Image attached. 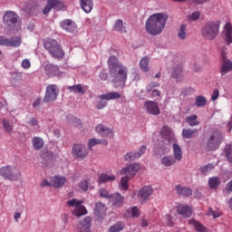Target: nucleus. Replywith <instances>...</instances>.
I'll list each match as a JSON object with an SVG mask.
<instances>
[{"mask_svg": "<svg viewBox=\"0 0 232 232\" xmlns=\"http://www.w3.org/2000/svg\"><path fill=\"white\" fill-rule=\"evenodd\" d=\"M109 69L112 75V82L116 88H124L126 79H128V67L119 63L115 56H111L108 60Z\"/></svg>", "mask_w": 232, "mask_h": 232, "instance_id": "nucleus-1", "label": "nucleus"}, {"mask_svg": "<svg viewBox=\"0 0 232 232\" xmlns=\"http://www.w3.org/2000/svg\"><path fill=\"white\" fill-rule=\"evenodd\" d=\"M168 14L164 13H156L150 15L145 24V30L149 35H160L166 28Z\"/></svg>", "mask_w": 232, "mask_h": 232, "instance_id": "nucleus-2", "label": "nucleus"}, {"mask_svg": "<svg viewBox=\"0 0 232 232\" xmlns=\"http://www.w3.org/2000/svg\"><path fill=\"white\" fill-rule=\"evenodd\" d=\"M0 176L5 180H10L11 182H17L21 180V171L15 166H4L0 168Z\"/></svg>", "mask_w": 232, "mask_h": 232, "instance_id": "nucleus-3", "label": "nucleus"}, {"mask_svg": "<svg viewBox=\"0 0 232 232\" xmlns=\"http://www.w3.org/2000/svg\"><path fill=\"white\" fill-rule=\"evenodd\" d=\"M220 30V22H208L201 30V34L205 39L213 41L218 35Z\"/></svg>", "mask_w": 232, "mask_h": 232, "instance_id": "nucleus-4", "label": "nucleus"}, {"mask_svg": "<svg viewBox=\"0 0 232 232\" xmlns=\"http://www.w3.org/2000/svg\"><path fill=\"white\" fill-rule=\"evenodd\" d=\"M44 48L54 59H63L64 57V51L55 40H47L44 42Z\"/></svg>", "mask_w": 232, "mask_h": 232, "instance_id": "nucleus-5", "label": "nucleus"}, {"mask_svg": "<svg viewBox=\"0 0 232 232\" xmlns=\"http://www.w3.org/2000/svg\"><path fill=\"white\" fill-rule=\"evenodd\" d=\"M224 140V136L222 132L218 130H215L209 137V140L207 143V150L208 151H215L220 148V144H222V140Z\"/></svg>", "mask_w": 232, "mask_h": 232, "instance_id": "nucleus-6", "label": "nucleus"}, {"mask_svg": "<svg viewBox=\"0 0 232 232\" xmlns=\"http://www.w3.org/2000/svg\"><path fill=\"white\" fill-rule=\"evenodd\" d=\"M67 206L72 208V213L74 217H82L88 214L86 207L82 205V201L72 198L67 201Z\"/></svg>", "mask_w": 232, "mask_h": 232, "instance_id": "nucleus-7", "label": "nucleus"}, {"mask_svg": "<svg viewBox=\"0 0 232 232\" xmlns=\"http://www.w3.org/2000/svg\"><path fill=\"white\" fill-rule=\"evenodd\" d=\"M4 23L13 30H19L21 28V19L14 11H7L4 14Z\"/></svg>", "mask_w": 232, "mask_h": 232, "instance_id": "nucleus-8", "label": "nucleus"}, {"mask_svg": "<svg viewBox=\"0 0 232 232\" xmlns=\"http://www.w3.org/2000/svg\"><path fill=\"white\" fill-rule=\"evenodd\" d=\"M160 86V83L159 82H152L149 83L146 86V92L141 91V94H140V97L142 99V97H152L153 99L160 98V91L155 89L159 88ZM144 93V94H142Z\"/></svg>", "mask_w": 232, "mask_h": 232, "instance_id": "nucleus-9", "label": "nucleus"}, {"mask_svg": "<svg viewBox=\"0 0 232 232\" xmlns=\"http://www.w3.org/2000/svg\"><path fill=\"white\" fill-rule=\"evenodd\" d=\"M121 93L117 92H111L105 94L99 95L98 99H100L101 101H99L97 103L98 110H102L106 108L108 103L104 101H114L115 99H121Z\"/></svg>", "mask_w": 232, "mask_h": 232, "instance_id": "nucleus-10", "label": "nucleus"}, {"mask_svg": "<svg viewBox=\"0 0 232 232\" xmlns=\"http://www.w3.org/2000/svg\"><path fill=\"white\" fill-rule=\"evenodd\" d=\"M140 169V164L139 163L130 164L120 170V175H125L127 179H133V177H135V175L139 173Z\"/></svg>", "mask_w": 232, "mask_h": 232, "instance_id": "nucleus-11", "label": "nucleus"}, {"mask_svg": "<svg viewBox=\"0 0 232 232\" xmlns=\"http://www.w3.org/2000/svg\"><path fill=\"white\" fill-rule=\"evenodd\" d=\"M59 95V88L57 85L51 84L47 86L46 92L44 98V102H53Z\"/></svg>", "mask_w": 232, "mask_h": 232, "instance_id": "nucleus-12", "label": "nucleus"}, {"mask_svg": "<svg viewBox=\"0 0 232 232\" xmlns=\"http://www.w3.org/2000/svg\"><path fill=\"white\" fill-rule=\"evenodd\" d=\"M72 157L82 160L88 157V149L83 144H74L72 146Z\"/></svg>", "mask_w": 232, "mask_h": 232, "instance_id": "nucleus-13", "label": "nucleus"}, {"mask_svg": "<svg viewBox=\"0 0 232 232\" xmlns=\"http://www.w3.org/2000/svg\"><path fill=\"white\" fill-rule=\"evenodd\" d=\"M151 195H153V188L150 186H146L138 192V199L141 204H145V202L150 200Z\"/></svg>", "mask_w": 232, "mask_h": 232, "instance_id": "nucleus-14", "label": "nucleus"}, {"mask_svg": "<svg viewBox=\"0 0 232 232\" xmlns=\"http://www.w3.org/2000/svg\"><path fill=\"white\" fill-rule=\"evenodd\" d=\"M144 108L150 115H160V108H159V103L156 102L146 101L144 102Z\"/></svg>", "mask_w": 232, "mask_h": 232, "instance_id": "nucleus-15", "label": "nucleus"}, {"mask_svg": "<svg viewBox=\"0 0 232 232\" xmlns=\"http://www.w3.org/2000/svg\"><path fill=\"white\" fill-rule=\"evenodd\" d=\"M21 45V38L18 36L13 37L11 39L5 38V36H0V46H13L16 48Z\"/></svg>", "mask_w": 232, "mask_h": 232, "instance_id": "nucleus-16", "label": "nucleus"}, {"mask_svg": "<svg viewBox=\"0 0 232 232\" xmlns=\"http://www.w3.org/2000/svg\"><path fill=\"white\" fill-rule=\"evenodd\" d=\"M95 131L102 137H108L109 139H113V130L104 126L103 124H98L95 128Z\"/></svg>", "mask_w": 232, "mask_h": 232, "instance_id": "nucleus-17", "label": "nucleus"}, {"mask_svg": "<svg viewBox=\"0 0 232 232\" xmlns=\"http://www.w3.org/2000/svg\"><path fill=\"white\" fill-rule=\"evenodd\" d=\"M144 151H146V145H142L140 149V151H130L127 152L124 155L125 160H137L140 156L144 155Z\"/></svg>", "mask_w": 232, "mask_h": 232, "instance_id": "nucleus-18", "label": "nucleus"}, {"mask_svg": "<svg viewBox=\"0 0 232 232\" xmlns=\"http://www.w3.org/2000/svg\"><path fill=\"white\" fill-rule=\"evenodd\" d=\"M61 28L63 30H65V32H69L70 34H74V32H77V24L70 19L63 20L60 23Z\"/></svg>", "mask_w": 232, "mask_h": 232, "instance_id": "nucleus-19", "label": "nucleus"}, {"mask_svg": "<svg viewBox=\"0 0 232 232\" xmlns=\"http://www.w3.org/2000/svg\"><path fill=\"white\" fill-rule=\"evenodd\" d=\"M160 136L161 139H165V140H167L168 144H169V142H171V140H174L175 139V134H173V130L168 126L162 127L160 130Z\"/></svg>", "mask_w": 232, "mask_h": 232, "instance_id": "nucleus-20", "label": "nucleus"}, {"mask_svg": "<svg viewBox=\"0 0 232 232\" xmlns=\"http://www.w3.org/2000/svg\"><path fill=\"white\" fill-rule=\"evenodd\" d=\"M223 35L225 43H227V46H229V44L232 43V24L230 22L225 24Z\"/></svg>", "mask_w": 232, "mask_h": 232, "instance_id": "nucleus-21", "label": "nucleus"}, {"mask_svg": "<svg viewBox=\"0 0 232 232\" xmlns=\"http://www.w3.org/2000/svg\"><path fill=\"white\" fill-rule=\"evenodd\" d=\"M44 70L46 75H50L51 77H61V75H63V72L59 71V67L57 65L47 63Z\"/></svg>", "mask_w": 232, "mask_h": 232, "instance_id": "nucleus-22", "label": "nucleus"}, {"mask_svg": "<svg viewBox=\"0 0 232 232\" xmlns=\"http://www.w3.org/2000/svg\"><path fill=\"white\" fill-rule=\"evenodd\" d=\"M106 211H108L106 205H104L101 202L96 203L95 208H94V215H95V217H97V218L99 220H101V218H104V217H106Z\"/></svg>", "mask_w": 232, "mask_h": 232, "instance_id": "nucleus-23", "label": "nucleus"}, {"mask_svg": "<svg viewBox=\"0 0 232 232\" xmlns=\"http://www.w3.org/2000/svg\"><path fill=\"white\" fill-rule=\"evenodd\" d=\"M177 211L179 215H181V217H184L185 218H189V217L193 215V210H191V208L184 204H179L177 206Z\"/></svg>", "mask_w": 232, "mask_h": 232, "instance_id": "nucleus-24", "label": "nucleus"}, {"mask_svg": "<svg viewBox=\"0 0 232 232\" xmlns=\"http://www.w3.org/2000/svg\"><path fill=\"white\" fill-rule=\"evenodd\" d=\"M110 202L114 208H121L124 204V197L120 193L112 194L110 198Z\"/></svg>", "mask_w": 232, "mask_h": 232, "instance_id": "nucleus-25", "label": "nucleus"}, {"mask_svg": "<svg viewBox=\"0 0 232 232\" xmlns=\"http://www.w3.org/2000/svg\"><path fill=\"white\" fill-rule=\"evenodd\" d=\"M53 188H63L66 184V178L63 176H54L51 178Z\"/></svg>", "mask_w": 232, "mask_h": 232, "instance_id": "nucleus-26", "label": "nucleus"}, {"mask_svg": "<svg viewBox=\"0 0 232 232\" xmlns=\"http://www.w3.org/2000/svg\"><path fill=\"white\" fill-rule=\"evenodd\" d=\"M117 177L113 174H108V173H102L99 176L98 182L99 184H106L107 182H113V180H116Z\"/></svg>", "mask_w": 232, "mask_h": 232, "instance_id": "nucleus-27", "label": "nucleus"}, {"mask_svg": "<svg viewBox=\"0 0 232 232\" xmlns=\"http://www.w3.org/2000/svg\"><path fill=\"white\" fill-rule=\"evenodd\" d=\"M80 6L85 14H90L93 10V0H80Z\"/></svg>", "mask_w": 232, "mask_h": 232, "instance_id": "nucleus-28", "label": "nucleus"}, {"mask_svg": "<svg viewBox=\"0 0 232 232\" xmlns=\"http://www.w3.org/2000/svg\"><path fill=\"white\" fill-rule=\"evenodd\" d=\"M124 217L126 218L131 217V218H139V217H140V209L139 208V207H131L126 210V212L124 213Z\"/></svg>", "mask_w": 232, "mask_h": 232, "instance_id": "nucleus-29", "label": "nucleus"}, {"mask_svg": "<svg viewBox=\"0 0 232 232\" xmlns=\"http://www.w3.org/2000/svg\"><path fill=\"white\" fill-rule=\"evenodd\" d=\"M92 226V218H85L81 223L79 231L80 232H90V227Z\"/></svg>", "mask_w": 232, "mask_h": 232, "instance_id": "nucleus-30", "label": "nucleus"}, {"mask_svg": "<svg viewBox=\"0 0 232 232\" xmlns=\"http://www.w3.org/2000/svg\"><path fill=\"white\" fill-rule=\"evenodd\" d=\"M171 77L175 79L178 82H179V81H182L184 79V72L182 71V66H177L173 70Z\"/></svg>", "mask_w": 232, "mask_h": 232, "instance_id": "nucleus-31", "label": "nucleus"}, {"mask_svg": "<svg viewBox=\"0 0 232 232\" xmlns=\"http://www.w3.org/2000/svg\"><path fill=\"white\" fill-rule=\"evenodd\" d=\"M171 77L175 79L178 82H179V81H182L184 79V72L182 71V66H177L173 70Z\"/></svg>", "mask_w": 232, "mask_h": 232, "instance_id": "nucleus-32", "label": "nucleus"}, {"mask_svg": "<svg viewBox=\"0 0 232 232\" xmlns=\"http://www.w3.org/2000/svg\"><path fill=\"white\" fill-rule=\"evenodd\" d=\"M175 189H176L178 195H180L181 197H189L193 194V192L191 191V188L182 187L180 185H177L175 187Z\"/></svg>", "mask_w": 232, "mask_h": 232, "instance_id": "nucleus-33", "label": "nucleus"}, {"mask_svg": "<svg viewBox=\"0 0 232 232\" xmlns=\"http://www.w3.org/2000/svg\"><path fill=\"white\" fill-rule=\"evenodd\" d=\"M98 144H102V146H108V140L105 139L92 138L88 141V148L89 150H92L93 146H98Z\"/></svg>", "mask_w": 232, "mask_h": 232, "instance_id": "nucleus-34", "label": "nucleus"}, {"mask_svg": "<svg viewBox=\"0 0 232 232\" xmlns=\"http://www.w3.org/2000/svg\"><path fill=\"white\" fill-rule=\"evenodd\" d=\"M172 150L175 160L180 162V160H182V149L180 148V145L174 143L172 145Z\"/></svg>", "mask_w": 232, "mask_h": 232, "instance_id": "nucleus-35", "label": "nucleus"}, {"mask_svg": "<svg viewBox=\"0 0 232 232\" xmlns=\"http://www.w3.org/2000/svg\"><path fill=\"white\" fill-rule=\"evenodd\" d=\"M168 151V143L164 141H160L155 145V153H159V155H164Z\"/></svg>", "mask_w": 232, "mask_h": 232, "instance_id": "nucleus-36", "label": "nucleus"}, {"mask_svg": "<svg viewBox=\"0 0 232 232\" xmlns=\"http://www.w3.org/2000/svg\"><path fill=\"white\" fill-rule=\"evenodd\" d=\"M188 225L192 226L194 229L198 232H208V229H206V227H203L199 221H197L195 219L188 220Z\"/></svg>", "mask_w": 232, "mask_h": 232, "instance_id": "nucleus-37", "label": "nucleus"}, {"mask_svg": "<svg viewBox=\"0 0 232 232\" xmlns=\"http://www.w3.org/2000/svg\"><path fill=\"white\" fill-rule=\"evenodd\" d=\"M32 145L34 150H41L44 146V140L41 137H34L32 140Z\"/></svg>", "mask_w": 232, "mask_h": 232, "instance_id": "nucleus-38", "label": "nucleus"}, {"mask_svg": "<svg viewBox=\"0 0 232 232\" xmlns=\"http://www.w3.org/2000/svg\"><path fill=\"white\" fill-rule=\"evenodd\" d=\"M119 188L121 191H128L130 188V178L126 176L121 178Z\"/></svg>", "mask_w": 232, "mask_h": 232, "instance_id": "nucleus-39", "label": "nucleus"}, {"mask_svg": "<svg viewBox=\"0 0 232 232\" xmlns=\"http://www.w3.org/2000/svg\"><path fill=\"white\" fill-rule=\"evenodd\" d=\"M59 5V0H47V5L44 9V14H49L52 8H55Z\"/></svg>", "mask_w": 232, "mask_h": 232, "instance_id": "nucleus-40", "label": "nucleus"}, {"mask_svg": "<svg viewBox=\"0 0 232 232\" xmlns=\"http://www.w3.org/2000/svg\"><path fill=\"white\" fill-rule=\"evenodd\" d=\"M177 162V160L173 156H165L161 159V164L166 167L173 166Z\"/></svg>", "mask_w": 232, "mask_h": 232, "instance_id": "nucleus-41", "label": "nucleus"}, {"mask_svg": "<svg viewBox=\"0 0 232 232\" xmlns=\"http://www.w3.org/2000/svg\"><path fill=\"white\" fill-rule=\"evenodd\" d=\"M140 67L142 72H150V58H141L140 61Z\"/></svg>", "mask_w": 232, "mask_h": 232, "instance_id": "nucleus-42", "label": "nucleus"}, {"mask_svg": "<svg viewBox=\"0 0 232 232\" xmlns=\"http://www.w3.org/2000/svg\"><path fill=\"white\" fill-rule=\"evenodd\" d=\"M114 29L116 30V32L126 34V26L124 25V22H122V20H117L115 22Z\"/></svg>", "mask_w": 232, "mask_h": 232, "instance_id": "nucleus-43", "label": "nucleus"}, {"mask_svg": "<svg viewBox=\"0 0 232 232\" xmlns=\"http://www.w3.org/2000/svg\"><path fill=\"white\" fill-rule=\"evenodd\" d=\"M208 186L210 189H217L220 186V179L217 177L210 178L208 180Z\"/></svg>", "mask_w": 232, "mask_h": 232, "instance_id": "nucleus-44", "label": "nucleus"}, {"mask_svg": "<svg viewBox=\"0 0 232 232\" xmlns=\"http://www.w3.org/2000/svg\"><path fill=\"white\" fill-rule=\"evenodd\" d=\"M198 116L196 114H192L186 118V122L188 126H198L199 122L197 121Z\"/></svg>", "mask_w": 232, "mask_h": 232, "instance_id": "nucleus-45", "label": "nucleus"}, {"mask_svg": "<svg viewBox=\"0 0 232 232\" xmlns=\"http://www.w3.org/2000/svg\"><path fill=\"white\" fill-rule=\"evenodd\" d=\"M68 90L72 92V93H82V95H84V88L81 84L70 86Z\"/></svg>", "mask_w": 232, "mask_h": 232, "instance_id": "nucleus-46", "label": "nucleus"}, {"mask_svg": "<svg viewBox=\"0 0 232 232\" xmlns=\"http://www.w3.org/2000/svg\"><path fill=\"white\" fill-rule=\"evenodd\" d=\"M124 229V223L118 222L109 228V232H121Z\"/></svg>", "mask_w": 232, "mask_h": 232, "instance_id": "nucleus-47", "label": "nucleus"}, {"mask_svg": "<svg viewBox=\"0 0 232 232\" xmlns=\"http://www.w3.org/2000/svg\"><path fill=\"white\" fill-rule=\"evenodd\" d=\"M178 37L179 39H181L184 41L188 38V34L186 33V25L182 24L180 25L179 31H178Z\"/></svg>", "mask_w": 232, "mask_h": 232, "instance_id": "nucleus-48", "label": "nucleus"}, {"mask_svg": "<svg viewBox=\"0 0 232 232\" xmlns=\"http://www.w3.org/2000/svg\"><path fill=\"white\" fill-rule=\"evenodd\" d=\"M164 220H165L167 226H169V227H173V226L175 224V218L173 217L172 214H167L164 217Z\"/></svg>", "mask_w": 232, "mask_h": 232, "instance_id": "nucleus-49", "label": "nucleus"}, {"mask_svg": "<svg viewBox=\"0 0 232 232\" xmlns=\"http://www.w3.org/2000/svg\"><path fill=\"white\" fill-rule=\"evenodd\" d=\"M208 104V100L204 96H198L196 98V106L198 108H202V106H206Z\"/></svg>", "mask_w": 232, "mask_h": 232, "instance_id": "nucleus-50", "label": "nucleus"}, {"mask_svg": "<svg viewBox=\"0 0 232 232\" xmlns=\"http://www.w3.org/2000/svg\"><path fill=\"white\" fill-rule=\"evenodd\" d=\"M3 126L7 133H12V131H14V125L8 120L3 121Z\"/></svg>", "mask_w": 232, "mask_h": 232, "instance_id": "nucleus-51", "label": "nucleus"}, {"mask_svg": "<svg viewBox=\"0 0 232 232\" xmlns=\"http://www.w3.org/2000/svg\"><path fill=\"white\" fill-rule=\"evenodd\" d=\"M69 122L72 124V126H74L75 128H81V126H82V121H81V120L75 118L74 116H72L69 119Z\"/></svg>", "mask_w": 232, "mask_h": 232, "instance_id": "nucleus-52", "label": "nucleus"}, {"mask_svg": "<svg viewBox=\"0 0 232 232\" xmlns=\"http://www.w3.org/2000/svg\"><path fill=\"white\" fill-rule=\"evenodd\" d=\"M208 216L213 217V218H218V217H222V212L218 210H213V208H208Z\"/></svg>", "mask_w": 232, "mask_h": 232, "instance_id": "nucleus-53", "label": "nucleus"}, {"mask_svg": "<svg viewBox=\"0 0 232 232\" xmlns=\"http://www.w3.org/2000/svg\"><path fill=\"white\" fill-rule=\"evenodd\" d=\"M225 153H226V157H227L228 162H232V148H231V146L227 145L225 148Z\"/></svg>", "mask_w": 232, "mask_h": 232, "instance_id": "nucleus-54", "label": "nucleus"}, {"mask_svg": "<svg viewBox=\"0 0 232 232\" xmlns=\"http://www.w3.org/2000/svg\"><path fill=\"white\" fill-rule=\"evenodd\" d=\"M79 189L82 191H88V179H82L79 184H78Z\"/></svg>", "mask_w": 232, "mask_h": 232, "instance_id": "nucleus-55", "label": "nucleus"}, {"mask_svg": "<svg viewBox=\"0 0 232 232\" xmlns=\"http://www.w3.org/2000/svg\"><path fill=\"white\" fill-rule=\"evenodd\" d=\"M195 131H197V130H183L182 135H183L184 139H191V137H193V134L195 133Z\"/></svg>", "mask_w": 232, "mask_h": 232, "instance_id": "nucleus-56", "label": "nucleus"}, {"mask_svg": "<svg viewBox=\"0 0 232 232\" xmlns=\"http://www.w3.org/2000/svg\"><path fill=\"white\" fill-rule=\"evenodd\" d=\"M213 168H215L213 164H208L207 166L201 167L200 170L202 173L208 174L209 171H211V169H213Z\"/></svg>", "mask_w": 232, "mask_h": 232, "instance_id": "nucleus-57", "label": "nucleus"}, {"mask_svg": "<svg viewBox=\"0 0 232 232\" xmlns=\"http://www.w3.org/2000/svg\"><path fill=\"white\" fill-rule=\"evenodd\" d=\"M100 197H102L103 198H111V195L108 190L102 188L100 189Z\"/></svg>", "mask_w": 232, "mask_h": 232, "instance_id": "nucleus-58", "label": "nucleus"}, {"mask_svg": "<svg viewBox=\"0 0 232 232\" xmlns=\"http://www.w3.org/2000/svg\"><path fill=\"white\" fill-rule=\"evenodd\" d=\"M199 17H200V12H198V11L194 12L190 15H188V19L190 21H197L199 19Z\"/></svg>", "mask_w": 232, "mask_h": 232, "instance_id": "nucleus-59", "label": "nucleus"}, {"mask_svg": "<svg viewBox=\"0 0 232 232\" xmlns=\"http://www.w3.org/2000/svg\"><path fill=\"white\" fill-rule=\"evenodd\" d=\"M21 66H22V68H24V70H28V69H30V66H32V63H30V60L24 59L22 62Z\"/></svg>", "mask_w": 232, "mask_h": 232, "instance_id": "nucleus-60", "label": "nucleus"}, {"mask_svg": "<svg viewBox=\"0 0 232 232\" xmlns=\"http://www.w3.org/2000/svg\"><path fill=\"white\" fill-rule=\"evenodd\" d=\"M219 95H220V92L218 91V89H215L213 91V93L211 96L212 101H217V99H218Z\"/></svg>", "mask_w": 232, "mask_h": 232, "instance_id": "nucleus-61", "label": "nucleus"}, {"mask_svg": "<svg viewBox=\"0 0 232 232\" xmlns=\"http://www.w3.org/2000/svg\"><path fill=\"white\" fill-rule=\"evenodd\" d=\"M23 209H24V207H21V212L14 213V222H19V218H21V215H23Z\"/></svg>", "mask_w": 232, "mask_h": 232, "instance_id": "nucleus-62", "label": "nucleus"}, {"mask_svg": "<svg viewBox=\"0 0 232 232\" xmlns=\"http://www.w3.org/2000/svg\"><path fill=\"white\" fill-rule=\"evenodd\" d=\"M41 186L43 188H46V186H52V178L50 179V181H48V179H43Z\"/></svg>", "mask_w": 232, "mask_h": 232, "instance_id": "nucleus-63", "label": "nucleus"}, {"mask_svg": "<svg viewBox=\"0 0 232 232\" xmlns=\"http://www.w3.org/2000/svg\"><path fill=\"white\" fill-rule=\"evenodd\" d=\"M100 79H102V81H106V79H108V73H106V72L102 71L100 73Z\"/></svg>", "mask_w": 232, "mask_h": 232, "instance_id": "nucleus-64", "label": "nucleus"}]
</instances>
